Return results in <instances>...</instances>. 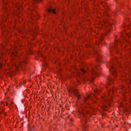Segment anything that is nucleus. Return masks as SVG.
I'll list each match as a JSON object with an SVG mask.
<instances>
[{"instance_id": "nucleus-1", "label": "nucleus", "mask_w": 131, "mask_h": 131, "mask_svg": "<svg viewBox=\"0 0 131 131\" xmlns=\"http://www.w3.org/2000/svg\"><path fill=\"white\" fill-rule=\"evenodd\" d=\"M1 54L0 55V71L4 70L7 73H13L14 71H18L19 70V68H23L24 65H26L27 64V62H28V59H26L23 61L21 60V58L18 56V53L17 52V50L18 49L16 48V46H14L13 48L10 49V50H7L6 55H9L11 57V62L7 64V68L8 70L6 71L4 68V66H3V63L2 62H6V60L4 59L5 57V53H4V49L5 46L1 44Z\"/></svg>"}, {"instance_id": "nucleus-2", "label": "nucleus", "mask_w": 131, "mask_h": 131, "mask_svg": "<svg viewBox=\"0 0 131 131\" xmlns=\"http://www.w3.org/2000/svg\"><path fill=\"white\" fill-rule=\"evenodd\" d=\"M101 99L105 102V103H106V104H107V105L104 104L102 106L104 110L107 111V106H111V102H112L113 100L112 95L111 94V89H110V91H108V95H104V96L101 97Z\"/></svg>"}, {"instance_id": "nucleus-3", "label": "nucleus", "mask_w": 131, "mask_h": 131, "mask_svg": "<svg viewBox=\"0 0 131 131\" xmlns=\"http://www.w3.org/2000/svg\"><path fill=\"white\" fill-rule=\"evenodd\" d=\"M91 97L89 95L86 96V97H84V103H81L80 105V109L78 110V114L81 115V116L84 117L85 114L84 113V108H89V107H91V105L89 104L88 102L85 101L88 99H89Z\"/></svg>"}, {"instance_id": "nucleus-4", "label": "nucleus", "mask_w": 131, "mask_h": 131, "mask_svg": "<svg viewBox=\"0 0 131 131\" xmlns=\"http://www.w3.org/2000/svg\"><path fill=\"white\" fill-rule=\"evenodd\" d=\"M100 26H102V28H104L105 27V30L106 31V34L108 33H110V32L111 31V28H112V25L108 22L107 20H103V21H100L99 23Z\"/></svg>"}, {"instance_id": "nucleus-5", "label": "nucleus", "mask_w": 131, "mask_h": 131, "mask_svg": "<svg viewBox=\"0 0 131 131\" xmlns=\"http://www.w3.org/2000/svg\"><path fill=\"white\" fill-rule=\"evenodd\" d=\"M68 92L70 94H71V95H73L75 97H77V99H80L79 92H78V91L76 88H71L69 90Z\"/></svg>"}, {"instance_id": "nucleus-6", "label": "nucleus", "mask_w": 131, "mask_h": 131, "mask_svg": "<svg viewBox=\"0 0 131 131\" xmlns=\"http://www.w3.org/2000/svg\"><path fill=\"white\" fill-rule=\"evenodd\" d=\"M81 70L83 74H81V73H80V72H78L77 74V76L80 78H84V79L86 78V79L85 80V81H88V80H89V77H86L85 75H84V74L85 73V70L83 69H81Z\"/></svg>"}, {"instance_id": "nucleus-7", "label": "nucleus", "mask_w": 131, "mask_h": 131, "mask_svg": "<svg viewBox=\"0 0 131 131\" xmlns=\"http://www.w3.org/2000/svg\"><path fill=\"white\" fill-rule=\"evenodd\" d=\"M130 29L131 28V25L127 26V27H126V29H125L124 31L122 32L121 35L122 36H123V35H126L128 36V37H130L131 36V32L129 33H127V32H126V29Z\"/></svg>"}, {"instance_id": "nucleus-8", "label": "nucleus", "mask_w": 131, "mask_h": 131, "mask_svg": "<svg viewBox=\"0 0 131 131\" xmlns=\"http://www.w3.org/2000/svg\"><path fill=\"white\" fill-rule=\"evenodd\" d=\"M110 70L111 73L114 75V76H115V77H116L117 76V70H116V68H115L114 66L111 67Z\"/></svg>"}, {"instance_id": "nucleus-9", "label": "nucleus", "mask_w": 131, "mask_h": 131, "mask_svg": "<svg viewBox=\"0 0 131 131\" xmlns=\"http://www.w3.org/2000/svg\"><path fill=\"white\" fill-rule=\"evenodd\" d=\"M91 75H92V79H94L95 76H98V73L95 69H93L91 71Z\"/></svg>"}, {"instance_id": "nucleus-10", "label": "nucleus", "mask_w": 131, "mask_h": 131, "mask_svg": "<svg viewBox=\"0 0 131 131\" xmlns=\"http://www.w3.org/2000/svg\"><path fill=\"white\" fill-rule=\"evenodd\" d=\"M120 106L123 109H126L128 108V105H127V102H125L124 103H121Z\"/></svg>"}, {"instance_id": "nucleus-11", "label": "nucleus", "mask_w": 131, "mask_h": 131, "mask_svg": "<svg viewBox=\"0 0 131 131\" xmlns=\"http://www.w3.org/2000/svg\"><path fill=\"white\" fill-rule=\"evenodd\" d=\"M48 12L49 13H52V14H56V10L53 9L51 7L48 9Z\"/></svg>"}, {"instance_id": "nucleus-12", "label": "nucleus", "mask_w": 131, "mask_h": 131, "mask_svg": "<svg viewBox=\"0 0 131 131\" xmlns=\"http://www.w3.org/2000/svg\"><path fill=\"white\" fill-rule=\"evenodd\" d=\"M107 83L108 85H109V84H111V83H113V80L111 79V78L108 77L107 78Z\"/></svg>"}, {"instance_id": "nucleus-13", "label": "nucleus", "mask_w": 131, "mask_h": 131, "mask_svg": "<svg viewBox=\"0 0 131 131\" xmlns=\"http://www.w3.org/2000/svg\"><path fill=\"white\" fill-rule=\"evenodd\" d=\"M85 122H86V121H85V119H84V120H83V126H82V127H83V128H84V130H86V125H85V124H84V123H85Z\"/></svg>"}, {"instance_id": "nucleus-14", "label": "nucleus", "mask_w": 131, "mask_h": 131, "mask_svg": "<svg viewBox=\"0 0 131 131\" xmlns=\"http://www.w3.org/2000/svg\"><path fill=\"white\" fill-rule=\"evenodd\" d=\"M3 11L4 12H7V11H8V6H6L5 3L3 4Z\"/></svg>"}, {"instance_id": "nucleus-15", "label": "nucleus", "mask_w": 131, "mask_h": 131, "mask_svg": "<svg viewBox=\"0 0 131 131\" xmlns=\"http://www.w3.org/2000/svg\"><path fill=\"white\" fill-rule=\"evenodd\" d=\"M96 55H97V56L98 57V58H97V61H100V58H101V55H100V54H99V52H98V51H97L96 52Z\"/></svg>"}, {"instance_id": "nucleus-16", "label": "nucleus", "mask_w": 131, "mask_h": 131, "mask_svg": "<svg viewBox=\"0 0 131 131\" xmlns=\"http://www.w3.org/2000/svg\"><path fill=\"white\" fill-rule=\"evenodd\" d=\"M43 63H45V66H48V64H47V59L46 57H43Z\"/></svg>"}, {"instance_id": "nucleus-17", "label": "nucleus", "mask_w": 131, "mask_h": 131, "mask_svg": "<svg viewBox=\"0 0 131 131\" xmlns=\"http://www.w3.org/2000/svg\"><path fill=\"white\" fill-rule=\"evenodd\" d=\"M127 84H130L131 83V80L130 78L128 79L127 80H125Z\"/></svg>"}, {"instance_id": "nucleus-18", "label": "nucleus", "mask_w": 131, "mask_h": 131, "mask_svg": "<svg viewBox=\"0 0 131 131\" xmlns=\"http://www.w3.org/2000/svg\"><path fill=\"white\" fill-rule=\"evenodd\" d=\"M104 18H107V17H109V13L107 12V11L105 12V13L104 14Z\"/></svg>"}, {"instance_id": "nucleus-19", "label": "nucleus", "mask_w": 131, "mask_h": 131, "mask_svg": "<svg viewBox=\"0 0 131 131\" xmlns=\"http://www.w3.org/2000/svg\"><path fill=\"white\" fill-rule=\"evenodd\" d=\"M127 101H128V98L126 96H124L123 97V101L126 102Z\"/></svg>"}, {"instance_id": "nucleus-20", "label": "nucleus", "mask_w": 131, "mask_h": 131, "mask_svg": "<svg viewBox=\"0 0 131 131\" xmlns=\"http://www.w3.org/2000/svg\"><path fill=\"white\" fill-rule=\"evenodd\" d=\"M29 12H30V14H31L32 16H34V15L33 14V11L32 10V9H29Z\"/></svg>"}, {"instance_id": "nucleus-21", "label": "nucleus", "mask_w": 131, "mask_h": 131, "mask_svg": "<svg viewBox=\"0 0 131 131\" xmlns=\"http://www.w3.org/2000/svg\"><path fill=\"white\" fill-rule=\"evenodd\" d=\"M116 91V89H115V88H113L112 91V95H114V93H115Z\"/></svg>"}, {"instance_id": "nucleus-22", "label": "nucleus", "mask_w": 131, "mask_h": 131, "mask_svg": "<svg viewBox=\"0 0 131 131\" xmlns=\"http://www.w3.org/2000/svg\"><path fill=\"white\" fill-rule=\"evenodd\" d=\"M34 3V4H36L37 3H39L40 2H41L42 0H33Z\"/></svg>"}, {"instance_id": "nucleus-23", "label": "nucleus", "mask_w": 131, "mask_h": 131, "mask_svg": "<svg viewBox=\"0 0 131 131\" xmlns=\"http://www.w3.org/2000/svg\"><path fill=\"white\" fill-rule=\"evenodd\" d=\"M101 41H102V39H100V41H99L98 43V47H101V45L102 43V42Z\"/></svg>"}, {"instance_id": "nucleus-24", "label": "nucleus", "mask_w": 131, "mask_h": 131, "mask_svg": "<svg viewBox=\"0 0 131 131\" xmlns=\"http://www.w3.org/2000/svg\"><path fill=\"white\" fill-rule=\"evenodd\" d=\"M95 93H96L97 94H99L100 93V91L98 90H95Z\"/></svg>"}, {"instance_id": "nucleus-25", "label": "nucleus", "mask_w": 131, "mask_h": 131, "mask_svg": "<svg viewBox=\"0 0 131 131\" xmlns=\"http://www.w3.org/2000/svg\"><path fill=\"white\" fill-rule=\"evenodd\" d=\"M96 69L97 70H100V69H101V68H100V66H98V67H96Z\"/></svg>"}, {"instance_id": "nucleus-26", "label": "nucleus", "mask_w": 131, "mask_h": 131, "mask_svg": "<svg viewBox=\"0 0 131 131\" xmlns=\"http://www.w3.org/2000/svg\"><path fill=\"white\" fill-rule=\"evenodd\" d=\"M125 68L126 69V66H125L124 68H121L122 70H124Z\"/></svg>"}, {"instance_id": "nucleus-27", "label": "nucleus", "mask_w": 131, "mask_h": 131, "mask_svg": "<svg viewBox=\"0 0 131 131\" xmlns=\"http://www.w3.org/2000/svg\"><path fill=\"white\" fill-rule=\"evenodd\" d=\"M23 83H24V84L26 83V80H23Z\"/></svg>"}, {"instance_id": "nucleus-28", "label": "nucleus", "mask_w": 131, "mask_h": 131, "mask_svg": "<svg viewBox=\"0 0 131 131\" xmlns=\"http://www.w3.org/2000/svg\"><path fill=\"white\" fill-rule=\"evenodd\" d=\"M122 77L123 78H125V77H126V76H124V75H122Z\"/></svg>"}, {"instance_id": "nucleus-29", "label": "nucleus", "mask_w": 131, "mask_h": 131, "mask_svg": "<svg viewBox=\"0 0 131 131\" xmlns=\"http://www.w3.org/2000/svg\"><path fill=\"white\" fill-rule=\"evenodd\" d=\"M123 27H125V25H123Z\"/></svg>"}, {"instance_id": "nucleus-30", "label": "nucleus", "mask_w": 131, "mask_h": 131, "mask_svg": "<svg viewBox=\"0 0 131 131\" xmlns=\"http://www.w3.org/2000/svg\"><path fill=\"white\" fill-rule=\"evenodd\" d=\"M105 6H106V8H107V7H108V6L107 5V4H105Z\"/></svg>"}, {"instance_id": "nucleus-31", "label": "nucleus", "mask_w": 131, "mask_h": 131, "mask_svg": "<svg viewBox=\"0 0 131 131\" xmlns=\"http://www.w3.org/2000/svg\"><path fill=\"white\" fill-rule=\"evenodd\" d=\"M8 105H9V104L7 103V106H8Z\"/></svg>"}, {"instance_id": "nucleus-32", "label": "nucleus", "mask_w": 131, "mask_h": 131, "mask_svg": "<svg viewBox=\"0 0 131 131\" xmlns=\"http://www.w3.org/2000/svg\"><path fill=\"white\" fill-rule=\"evenodd\" d=\"M125 111H127V110L125 109Z\"/></svg>"}, {"instance_id": "nucleus-33", "label": "nucleus", "mask_w": 131, "mask_h": 131, "mask_svg": "<svg viewBox=\"0 0 131 131\" xmlns=\"http://www.w3.org/2000/svg\"><path fill=\"white\" fill-rule=\"evenodd\" d=\"M90 47H91V48H92V46H91V45H90Z\"/></svg>"}]
</instances>
